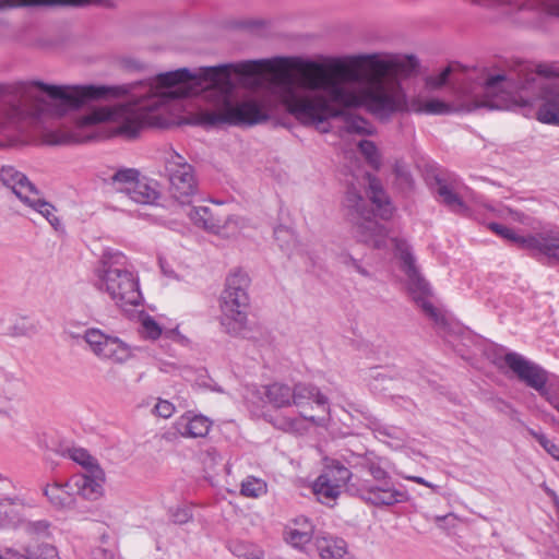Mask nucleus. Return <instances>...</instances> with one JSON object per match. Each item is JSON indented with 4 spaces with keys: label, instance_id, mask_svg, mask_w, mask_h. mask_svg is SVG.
I'll use <instances>...</instances> for the list:
<instances>
[{
    "label": "nucleus",
    "instance_id": "obj_2",
    "mask_svg": "<svg viewBox=\"0 0 559 559\" xmlns=\"http://www.w3.org/2000/svg\"><path fill=\"white\" fill-rule=\"evenodd\" d=\"M270 60H248L237 63H225L215 67L200 68L193 73L187 68L160 73L156 76L157 85L162 87H174L169 92L173 98H187L197 94L202 88V83L207 82L224 93L223 103L218 110L202 112L199 123L205 127L221 124L229 126H254L270 119V112L263 104L250 99L234 104L230 100V93L235 88L231 73L237 74L241 80L260 79L262 68L269 69Z\"/></svg>",
    "mask_w": 559,
    "mask_h": 559
},
{
    "label": "nucleus",
    "instance_id": "obj_45",
    "mask_svg": "<svg viewBox=\"0 0 559 559\" xmlns=\"http://www.w3.org/2000/svg\"><path fill=\"white\" fill-rule=\"evenodd\" d=\"M358 147H359L360 152L362 153V155L366 157V159L370 164H372V165L379 164L380 156L378 153V147L376 146V144L372 141L361 140L358 144Z\"/></svg>",
    "mask_w": 559,
    "mask_h": 559
},
{
    "label": "nucleus",
    "instance_id": "obj_50",
    "mask_svg": "<svg viewBox=\"0 0 559 559\" xmlns=\"http://www.w3.org/2000/svg\"><path fill=\"white\" fill-rule=\"evenodd\" d=\"M154 409L157 416L162 418H169L175 412V406L169 401L159 399Z\"/></svg>",
    "mask_w": 559,
    "mask_h": 559
},
{
    "label": "nucleus",
    "instance_id": "obj_57",
    "mask_svg": "<svg viewBox=\"0 0 559 559\" xmlns=\"http://www.w3.org/2000/svg\"><path fill=\"white\" fill-rule=\"evenodd\" d=\"M0 415L9 416V412L4 409H0Z\"/></svg>",
    "mask_w": 559,
    "mask_h": 559
},
{
    "label": "nucleus",
    "instance_id": "obj_16",
    "mask_svg": "<svg viewBox=\"0 0 559 559\" xmlns=\"http://www.w3.org/2000/svg\"><path fill=\"white\" fill-rule=\"evenodd\" d=\"M72 483L75 493L87 500H97L103 496L105 473L100 466H94L90 472L74 475Z\"/></svg>",
    "mask_w": 559,
    "mask_h": 559
},
{
    "label": "nucleus",
    "instance_id": "obj_21",
    "mask_svg": "<svg viewBox=\"0 0 559 559\" xmlns=\"http://www.w3.org/2000/svg\"><path fill=\"white\" fill-rule=\"evenodd\" d=\"M24 499L20 497H3L0 499V527L17 528L24 523Z\"/></svg>",
    "mask_w": 559,
    "mask_h": 559
},
{
    "label": "nucleus",
    "instance_id": "obj_56",
    "mask_svg": "<svg viewBox=\"0 0 559 559\" xmlns=\"http://www.w3.org/2000/svg\"><path fill=\"white\" fill-rule=\"evenodd\" d=\"M11 334L12 335H22V334H24V331L20 330L17 326H14Z\"/></svg>",
    "mask_w": 559,
    "mask_h": 559
},
{
    "label": "nucleus",
    "instance_id": "obj_29",
    "mask_svg": "<svg viewBox=\"0 0 559 559\" xmlns=\"http://www.w3.org/2000/svg\"><path fill=\"white\" fill-rule=\"evenodd\" d=\"M306 420L314 423V417H287V416H275L270 420L271 424L278 430L284 432L302 436L307 432L308 426Z\"/></svg>",
    "mask_w": 559,
    "mask_h": 559
},
{
    "label": "nucleus",
    "instance_id": "obj_15",
    "mask_svg": "<svg viewBox=\"0 0 559 559\" xmlns=\"http://www.w3.org/2000/svg\"><path fill=\"white\" fill-rule=\"evenodd\" d=\"M521 249L530 251L532 257L544 255L559 262V231L547 229L524 236Z\"/></svg>",
    "mask_w": 559,
    "mask_h": 559
},
{
    "label": "nucleus",
    "instance_id": "obj_13",
    "mask_svg": "<svg viewBox=\"0 0 559 559\" xmlns=\"http://www.w3.org/2000/svg\"><path fill=\"white\" fill-rule=\"evenodd\" d=\"M352 467L345 466L338 460H331L326 463L323 473L316 479L313 491L322 502L336 499L342 489L347 491L348 486H356L349 480L353 476Z\"/></svg>",
    "mask_w": 559,
    "mask_h": 559
},
{
    "label": "nucleus",
    "instance_id": "obj_43",
    "mask_svg": "<svg viewBox=\"0 0 559 559\" xmlns=\"http://www.w3.org/2000/svg\"><path fill=\"white\" fill-rule=\"evenodd\" d=\"M530 435L550 454L555 460L559 461V445L549 440L543 432L530 429Z\"/></svg>",
    "mask_w": 559,
    "mask_h": 559
},
{
    "label": "nucleus",
    "instance_id": "obj_3",
    "mask_svg": "<svg viewBox=\"0 0 559 559\" xmlns=\"http://www.w3.org/2000/svg\"><path fill=\"white\" fill-rule=\"evenodd\" d=\"M140 84L142 82L135 83ZM133 87L134 84L53 85L38 80L0 83V116L12 119L20 114L23 102L34 99L38 103L39 114L47 111L61 118L91 100L119 98L129 94Z\"/></svg>",
    "mask_w": 559,
    "mask_h": 559
},
{
    "label": "nucleus",
    "instance_id": "obj_5",
    "mask_svg": "<svg viewBox=\"0 0 559 559\" xmlns=\"http://www.w3.org/2000/svg\"><path fill=\"white\" fill-rule=\"evenodd\" d=\"M368 179V200L354 187H349L345 193L343 206L346 218L353 225L357 241L374 249H382L386 246L388 231L374 217L390 219L393 216L394 206L380 180L371 176Z\"/></svg>",
    "mask_w": 559,
    "mask_h": 559
},
{
    "label": "nucleus",
    "instance_id": "obj_47",
    "mask_svg": "<svg viewBox=\"0 0 559 559\" xmlns=\"http://www.w3.org/2000/svg\"><path fill=\"white\" fill-rule=\"evenodd\" d=\"M193 518L192 511L187 507H177L170 511V519L175 524H186Z\"/></svg>",
    "mask_w": 559,
    "mask_h": 559
},
{
    "label": "nucleus",
    "instance_id": "obj_39",
    "mask_svg": "<svg viewBox=\"0 0 559 559\" xmlns=\"http://www.w3.org/2000/svg\"><path fill=\"white\" fill-rule=\"evenodd\" d=\"M488 228L502 239L516 245L520 249L522 248L524 236L518 235L512 228L495 222L489 223Z\"/></svg>",
    "mask_w": 559,
    "mask_h": 559
},
{
    "label": "nucleus",
    "instance_id": "obj_31",
    "mask_svg": "<svg viewBox=\"0 0 559 559\" xmlns=\"http://www.w3.org/2000/svg\"><path fill=\"white\" fill-rule=\"evenodd\" d=\"M23 203L41 214L55 230H58L61 227L60 219L56 215V207L51 203L41 199L39 194H31Z\"/></svg>",
    "mask_w": 559,
    "mask_h": 559
},
{
    "label": "nucleus",
    "instance_id": "obj_37",
    "mask_svg": "<svg viewBox=\"0 0 559 559\" xmlns=\"http://www.w3.org/2000/svg\"><path fill=\"white\" fill-rule=\"evenodd\" d=\"M26 534L35 537L49 538L51 523L48 520L28 521L23 523Z\"/></svg>",
    "mask_w": 559,
    "mask_h": 559
},
{
    "label": "nucleus",
    "instance_id": "obj_24",
    "mask_svg": "<svg viewBox=\"0 0 559 559\" xmlns=\"http://www.w3.org/2000/svg\"><path fill=\"white\" fill-rule=\"evenodd\" d=\"M515 11H536L559 17V0H501Z\"/></svg>",
    "mask_w": 559,
    "mask_h": 559
},
{
    "label": "nucleus",
    "instance_id": "obj_11",
    "mask_svg": "<svg viewBox=\"0 0 559 559\" xmlns=\"http://www.w3.org/2000/svg\"><path fill=\"white\" fill-rule=\"evenodd\" d=\"M165 170L171 198L182 205H190L199 190L193 166L173 152L166 159Z\"/></svg>",
    "mask_w": 559,
    "mask_h": 559
},
{
    "label": "nucleus",
    "instance_id": "obj_4",
    "mask_svg": "<svg viewBox=\"0 0 559 559\" xmlns=\"http://www.w3.org/2000/svg\"><path fill=\"white\" fill-rule=\"evenodd\" d=\"M271 59L269 71L274 74V83L278 87L280 97L287 111L304 126H319L333 118H343L345 131L352 134L371 135L374 128L361 116L349 114L344 106L336 108L322 90H310L300 83V73H292L295 69Z\"/></svg>",
    "mask_w": 559,
    "mask_h": 559
},
{
    "label": "nucleus",
    "instance_id": "obj_7",
    "mask_svg": "<svg viewBox=\"0 0 559 559\" xmlns=\"http://www.w3.org/2000/svg\"><path fill=\"white\" fill-rule=\"evenodd\" d=\"M344 459L353 469L367 471L372 477V480H364L360 486H348L347 492L352 496H357L366 503L378 508L408 501L407 491L395 487L393 478L382 466V459L373 452L350 453Z\"/></svg>",
    "mask_w": 559,
    "mask_h": 559
},
{
    "label": "nucleus",
    "instance_id": "obj_17",
    "mask_svg": "<svg viewBox=\"0 0 559 559\" xmlns=\"http://www.w3.org/2000/svg\"><path fill=\"white\" fill-rule=\"evenodd\" d=\"M187 215L197 227L213 234H221L231 222L230 217L213 213L209 206H192Z\"/></svg>",
    "mask_w": 559,
    "mask_h": 559
},
{
    "label": "nucleus",
    "instance_id": "obj_22",
    "mask_svg": "<svg viewBox=\"0 0 559 559\" xmlns=\"http://www.w3.org/2000/svg\"><path fill=\"white\" fill-rule=\"evenodd\" d=\"M435 192L440 203L445 205L451 212L460 215H467L468 206L462 198L453 191L448 181L440 175L435 176Z\"/></svg>",
    "mask_w": 559,
    "mask_h": 559
},
{
    "label": "nucleus",
    "instance_id": "obj_49",
    "mask_svg": "<svg viewBox=\"0 0 559 559\" xmlns=\"http://www.w3.org/2000/svg\"><path fill=\"white\" fill-rule=\"evenodd\" d=\"M142 326H143V334L148 338L156 340L162 334L160 326L157 324V322L154 319H152L150 317H147L146 319L143 320Z\"/></svg>",
    "mask_w": 559,
    "mask_h": 559
},
{
    "label": "nucleus",
    "instance_id": "obj_53",
    "mask_svg": "<svg viewBox=\"0 0 559 559\" xmlns=\"http://www.w3.org/2000/svg\"><path fill=\"white\" fill-rule=\"evenodd\" d=\"M559 413V393H551L545 399Z\"/></svg>",
    "mask_w": 559,
    "mask_h": 559
},
{
    "label": "nucleus",
    "instance_id": "obj_26",
    "mask_svg": "<svg viewBox=\"0 0 559 559\" xmlns=\"http://www.w3.org/2000/svg\"><path fill=\"white\" fill-rule=\"evenodd\" d=\"M263 394L271 405L282 408L292 405L294 392L288 384L274 382L263 386Z\"/></svg>",
    "mask_w": 559,
    "mask_h": 559
},
{
    "label": "nucleus",
    "instance_id": "obj_44",
    "mask_svg": "<svg viewBox=\"0 0 559 559\" xmlns=\"http://www.w3.org/2000/svg\"><path fill=\"white\" fill-rule=\"evenodd\" d=\"M274 237L276 241L280 243V247L284 250H287L292 245L295 243L294 231L285 226H277L274 229Z\"/></svg>",
    "mask_w": 559,
    "mask_h": 559
},
{
    "label": "nucleus",
    "instance_id": "obj_20",
    "mask_svg": "<svg viewBox=\"0 0 559 559\" xmlns=\"http://www.w3.org/2000/svg\"><path fill=\"white\" fill-rule=\"evenodd\" d=\"M43 495L56 510H68L75 504V489L72 479L64 483L47 484L43 488Z\"/></svg>",
    "mask_w": 559,
    "mask_h": 559
},
{
    "label": "nucleus",
    "instance_id": "obj_9",
    "mask_svg": "<svg viewBox=\"0 0 559 559\" xmlns=\"http://www.w3.org/2000/svg\"><path fill=\"white\" fill-rule=\"evenodd\" d=\"M250 278L242 271H235L226 278L221 295V324L225 332L238 336L247 329L250 298Z\"/></svg>",
    "mask_w": 559,
    "mask_h": 559
},
{
    "label": "nucleus",
    "instance_id": "obj_41",
    "mask_svg": "<svg viewBox=\"0 0 559 559\" xmlns=\"http://www.w3.org/2000/svg\"><path fill=\"white\" fill-rule=\"evenodd\" d=\"M115 112L110 109H98L81 118L83 126H94L99 122L112 119Z\"/></svg>",
    "mask_w": 559,
    "mask_h": 559
},
{
    "label": "nucleus",
    "instance_id": "obj_34",
    "mask_svg": "<svg viewBox=\"0 0 559 559\" xmlns=\"http://www.w3.org/2000/svg\"><path fill=\"white\" fill-rule=\"evenodd\" d=\"M537 120L547 124H559V103L546 100L536 112Z\"/></svg>",
    "mask_w": 559,
    "mask_h": 559
},
{
    "label": "nucleus",
    "instance_id": "obj_40",
    "mask_svg": "<svg viewBox=\"0 0 559 559\" xmlns=\"http://www.w3.org/2000/svg\"><path fill=\"white\" fill-rule=\"evenodd\" d=\"M421 111L429 115H448L452 112V106L440 99H430L424 103Z\"/></svg>",
    "mask_w": 559,
    "mask_h": 559
},
{
    "label": "nucleus",
    "instance_id": "obj_54",
    "mask_svg": "<svg viewBox=\"0 0 559 559\" xmlns=\"http://www.w3.org/2000/svg\"><path fill=\"white\" fill-rule=\"evenodd\" d=\"M511 217L522 224H526L528 216L522 212L510 210Z\"/></svg>",
    "mask_w": 559,
    "mask_h": 559
},
{
    "label": "nucleus",
    "instance_id": "obj_8",
    "mask_svg": "<svg viewBox=\"0 0 559 559\" xmlns=\"http://www.w3.org/2000/svg\"><path fill=\"white\" fill-rule=\"evenodd\" d=\"M127 264V257L121 251L105 249L96 269L97 288L106 292L120 307L139 306L142 301L139 281Z\"/></svg>",
    "mask_w": 559,
    "mask_h": 559
},
{
    "label": "nucleus",
    "instance_id": "obj_14",
    "mask_svg": "<svg viewBox=\"0 0 559 559\" xmlns=\"http://www.w3.org/2000/svg\"><path fill=\"white\" fill-rule=\"evenodd\" d=\"M83 340L93 354L100 359L122 364L131 357V349L127 343L117 336L105 334L99 329H87L84 332Z\"/></svg>",
    "mask_w": 559,
    "mask_h": 559
},
{
    "label": "nucleus",
    "instance_id": "obj_28",
    "mask_svg": "<svg viewBox=\"0 0 559 559\" xmlns=\"http://www.w3.org/2000/svg\"><path fill=\"white\" fill-rule=\"evenodd\" d=\"M129 198L140 204H152L158 199V191L152 181L146 178H138L132 187L128 188Z\"/></svg>",
    "mask_w": 559,
    "mask_h": 559
},
{
    "label": "nucleus",
    "instance_id": "obj_18",
    "mask_svg": "<svg viewBox=\"0 0 559 559\" xmlns=\"http://www.w3.org/2000/svg\"><path fill=\"white\" fill-rule=\"evenodd\" d=\"M0 179L22 202L31 194H40L39 190L28 180L26 175L15 169L13 166H2L0 169Z\"/></svg>",
    "mask_w": 559,
    "mask_h": 559
},
{
    "label": "nucleus",
    "instance_id": "obj_52",
    "mask_svg": "<svg viewBox=\"0 0 559 559\" xmlns=\"http://www.w3.org/2000/svg\"><path fill=\"white\" fill-rule=\"evenodd\" d=\"M377 432L382 436H386L389 438L399 439V431L393 427H386V426H379L377 428Z\"/></svg>",
    "mask_w": 559,
    "mask_h": 559
},
{
    "label": "nucleus",
    "instance_id": "obj_19",
    "mask_svg": "<svg viewBox=\"0 0 559 559\" xmlns=\"http://www.w3.org/2000/svg\"><path fill=\"white\" fill-rule=\"evenodd\" d=\"M212 425L213 421L209 417L187 412L176 420L175 428L185 438H204Z\"/></svg>",
    "mask_w": 559,
    "mask_h": 559
},
{
    "label": "nucleus",
    "instance_id": "obj_58",
    "mask_svg": "<svg viewBox=\"0 0 559 559\" xmlns=\"http://www.w3.org/2000/svg\"><path fill=\"white\" fill-rule=\"evenodd\" d=\"M328 131H329V129H328V128H323V129H322V132H328Z\"/></svg>",
    "mask_w": 559,
    "mask_h": 559
},
{
    "label": "nucleus",
    "instance_id": "obj_59",
    "mask_svg": "<svg viewBox=\"0 0 559 559\" xmlns=\"http://www.w3.org/2000/svg\"><path fill=\"white\" fill-rule=\"evenodd\" d=\"M52 143H55V144H60V143H62V142H61V141H53Z\"/></svg>",
    "mask_w": 559,
    "mask_h": 559
},
{
    "label": "nucleus",
    "instance_id": "obj_38",
    "mask_svg": "<svg viewBox=\"0 0 559 559\" xmlns=\"http://www.w3.org/2000/svg\"><path fill=\"white\" fill-rule=\"evenodd\" d=\"M312 539L311 531H299L297 528H289L285 533V540L293 547L304 549Z\"/></svg>",
    "mask_w": 559,
    "mask_h": 559
},
{
    "label": "nucleus",
    "instance_id": "obj_35",
    "mask_svg": "<svg viewBox=\"0 0 559 559\" xmlns=\"http://www.w3.org/2000/svg\"><path fill=\"white\" fill-rule=\"evenodd\" d=\"M27 559H59L58 551L55 546L41 543L36 546L24 547Z\"/></svg>",
    "mask_w": 559,
    "mask_h": 559
},
{
    "label": "nucleus",
    "instance_id": "obj_1",
    "mask_svg": "<svg viewBox=\"0 0 559 559\" xmlns=\"http://www.w3.org/2000/svg\"><path fill=\"white\" fill-rule=\"evenodd\" d=\"M278 61L299 72L305 87L322 90L334 104L345 108L364 107L382 121L406 108L401 85L388 75L409 74L419 66L415 56L399 58L379 53L332 59L328 63L300 57H280Z\"/></svg>",
    "mask_w": 559,
    "mask_h": 559
},
{
    "label": "nucleus",
    "instance_id": "obj_32",
    "mask_svg": "<svg viewBox=\"0 0 559 559\" xmlns=\"http://www.w3.org/2000/svg\"><path fill=\"white\" fill-rule=\"evenodd\" d=\"M143 127L144 121L142 117L134 111H130L126 114L121 123L116 128L115 133L132 140L140 134Z\"/></svg>",
    "mask_w": 559,
    "mask_h": 559
},
{
    "label": "nucleus",
    "instance_id": "obj_10",
    "mask_svg": "<svg viewBox=\"0 0 559 559\" xmlns=\"http://www.w3.org/2000/svg\"><path fill=\"white\" fill-rule=\"evenodd\" d=\"M392 243L397 258L401 261V270L407 277V289L413 300L421 309L426 317L437 325L445 323L444 317L429 300L431 289L429 283L421 276L411 245L403 238H393Z\"/></svg>",
    "mask_w": 559,
    "mask_h": 559
},
{
    "label": "nucleus",
    "instance_id": "obj_27",
    "mask_svg": "<svg viewBox=\"0 0 559 559\" xmlns=\"http://www.w3.org/2000/svg\"><path fill=\"white\" fill-rule=\"evenodd\" d=\"M320 559H352L342 538L323 537L318 539Z\"/></svg>",
    "mask_w": 559,
    "mask_h": 559
},
{
    "label": "nucleus",
    "instance_id": "obj_48",
    "mask_svg": "<svg viewBox=\"0 0 559 559\" xmlns=\"http://www.w3.org/2000/svg\"><path fill=\"white\" fill-rule=\"evenodd\" d=\"M452 69L451 67L444 68L439 74L437 75H430L426 79V84L432 90L439 88L443 86L449 79V75L451 74Z\"/></svg>",
    "mask_w": 559,
    "mask_h": 559
},
{
    "label": "nucleus",
    "instance_id": "obj_55",
    "mask_svg": "<svg viewBox=\"0 0 559 559\" xmlns=\"http://www.w3.org/2000/svg\"><path fill=\"white\" fill-rule=\"evenodd\" d=\"M407 479L415 481L416 484L424 485L428 488L435 487L431 483H429L428 480H426L425 478H423L420 476H409V477H407Z\"/></svg>",
    "mask_w": 559,
    "mask_h": 559
},
{
    "label": "nucleus",
    "instance_id": "obj_51",
    "mask_svg": "<svg viewBox=\"0 0 559 559\" xmlns=\"http://www.w3.org/2000/svg\"><path fill=\"white\" fill-rule=\"evenodd\" d=\"M1 559H27L26 552L19 551L17 549L8 547L3 552H0Z\"/></svg>",
    "mask_w": 559,
    "mask_h": 559
},
{
    "label": "nucleus",
    "instance_id": "obj_23",
    "mask_svg": "<svg viewBox=\"0 0 559 559\" xmlns=\"http://www.w3.org/2000/svg\"><path fill=\"white\" fill-rule=\"evenodd\" d=\"M102 0H0V11L23 7H41V5H69V7H87L98 4Z\"/></svg>",
    "mask_w": 559,
    "mask_h": 559
},
{
    "label": "nucleus",
    "instance_id": "obj_46",
    "mask_svg": "<svg viewBox=\"0 0 559 559\" xmlns=\"http://www.w3.org/2000/svg\"><path fill=\"white\" fill-rule=\"evenodd\" d=\"M338 262L347 267H353L357 273L365 277H369L370 273L367 269H365L359 260L355 259L353 255H350L347 252H342L337 257Z\"/></svg>",
    "mask_w": 559,
    "mask_h": 559
},
{
    "label": "nucleus",
    "instance_id": "obj_6",
    "mask_svg": "<svg viewBox=\"0 0 559 559\" xmlns=\"http://www.w3.org/2000/svg\"><path fill=\"white\" fill-rule=\"evenodd\" d=\"M540 78H559V63H539L535 70L521 66L508 74H495L486 79L485 91L506 104L493 100L491 108H509L511 105L531 106L535 100L546 98L549 92ZM559 97V92L556 93Z\"/></svg>",
    "mask_w": 559,
    "mask_h": 559
},
{
    "label": "nucleus",
    "instance_id": "obj_30",
    "mask_svg": "<svg viewBox=\"0 0 559 559\" xmlns=\"http://www.w3.org/2000/svg\"><path fill=\"white\" fill-rule=\"evenodd\" d=\"M23 381L5 370H0V401H13L23 391Z\"/></svg>",
    "mask_w": 559,
    "mask_h": 559
},
{
    "label": "nucleus",
    "instance_id": "obj_33",
    "mask_svg": "<svg viewBox=\"0 0 559 559\" xmlns=\"http://www.w3.org/2000/svg\"><path fill=\"white\" fill-rule=\"evenodd\" d=\"M139 177L140 173L136 169L123 168L111 176V182L117 190L128 193V188L132 187Z\"/></svg>",
    "mask_w": 559,
    "mask_h": 559
},
{
    "label": "nucleus",
    "instance_id": "obj_36",
    "mask_svg": "<svg viewBox=\"0 0 559 559\" xmlns=\"http://www.w3.org/2000/svg\"><path fill=\"white\" fill-rule=\"evenodd\" d=\"M240 492L245 497L258 498L266 492V484L262 479L249 476L241 483Z\"/></svg>",
    "mask_w": 559,
    "mask_h": 559
},
{
    "label": "nucleus",
    "instance_id": "obj_25",
    "mask_svg": "<svg viewBox=\"0 0 559 559\" xmlns=\"http://www.w3.org/2000/svg\"><path fill=\"white\" fill-rule=\"evenodd\" d=\"M292 391L294 392L292 404L296 406L304 405L309 401H313L322 407L328 406V397L313 384L299 382L292 388Z\"/></svg>",
    "mask_w": 559,
    "mask_h": 559
},
{
    "label": "nucleus",
    "instance_id": "obj_12",
    "mask_svg": "<svg viewBox=\"0 0 559 559\" xmlns=\"http://www.w3.org/2000/svg\"><path fill=\"white\" fill-rule=\"evenodd\" d=\"M503 361L522 383L547 397L550 392L547 388L549 372L545 368L515 352L507 353Z\"/></svg>",
    "mask_w": 559,
    "mask_h": 559
},
{
    "label": "nucleus",
    "instance_id": "obj_42",
    "mask_svg": "<svg viewBox=\"0 0 559 559\" xmlns=\"http://www.w3.org/2000/svg\"><path fill=\"white\" fill-rule=\"evenodd\" d=\"M70 457L81 464L85 468V472H90L94 466H99L97 461L84 449H73L70 453Z\"/></svg>",
    "mask_w": 559,
    "mask_h": 559
}]
</instances>
